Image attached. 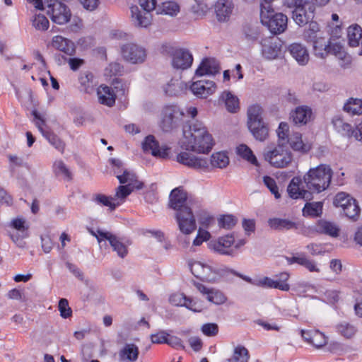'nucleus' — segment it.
I'll use <instances>...</instances> for the list:
<instances>
[{
  "instance_id": "1",
  "label": "nucleus",
  "mask_w": 362,
  "mask_h": 362,
  "mask_svg": "<svg viewBox=\"0 0 362 362\" xmlns=\"http://www.w3.org/2000/svg\"><path fill=\"white\" fill-rule=\"evenodd\" d=\"M185 114L177 105H165L161 111L160 127L164 132H170L185 123L182 147L198 153H209L214 146L212 136L202 122H185Z\"/></svg>"
},
{
  "instance_id": "2",
  "label": "nucleus",
  "mask_w": 362,
  "mask_h": 362,
  "mask_svg": "<svg viewBox=\"0 0 362 362\" xmlns=\"http://www.w3.org/2000/svg\"><path fill=\"white\" fill-rule=\"evenodd\" d=\"M190 200L182 187L173 189L169 196L170 207L176 211L175 218L180 230L185 235L196 229V221L192 209L188 206Z\"/></svg>"
},
{
  "instance_id": "3",
  "label": "nucleus",
  "mask_w": 362,
  "mask_h": 362,
  "mask_svg": "<svg viewBox=\"0 0 362 362\" xmlns=\"http://www.w3.org/2000/svg\"><path fill=\"white\" fill-rule=\"evenodd\" d=\"M332 177L331 168L325 164L310 168L303 176V180L307 190L313 193L325 191L330 185Z\"/></svg>"
},
{
  "instance_id": "4",
  "label": "nucleus",
  "mask_w": 362,
  "mask_h": 362,
  "mask_svg": "<svg viewBox=\"0 0 362 362\" xmlns=\"http://www.w3.org/2000/svg\"><path fill=\"white\" fill-rule=\"evenodd\" d=\"M142 10L137 6L130 8L132 21L138 28H147L151 24L152 16L150 13L156 6V0H139Z\"/></svg>"
},
{
  "instance_id": "5",
  "label": "nucleus",
  "mask_w": 362,
  "mask_h": 362,
  "mask_svg": "<svg viewBox=\"0 0 362 362\" xmlns=\"http://www.w3.org/2000/svg\"><path fill=\"white\" fill-rule=\"evenodd\" d=\"M192 274L202 281L215 282L221 276L226 275L227 267L216 268L200 262L189 263Z\"/></svg>"
},
{
  "instance_id": "6",
  "label": "nucleus",
  "mask_w": 362,
  "mask_h": 362,
  "mask_svg": "<svg viewBox=\"0 0 362 362\" xmlns=\"http://www.w3.org/2000/svg\"><path fill=\"white\" fill-rule=\"evenodd\" d=\"M260 19L262 23L274 35L284 33L287 28V16L282 13H276L274 10L266 11L264 7L263 11H260Z\"/></svg>"
},
{
  "instance_id": "7",
  "label": "nucleus",
  "mask_w": 362,
  "mask_h": 362,
  "mask_svg": "<svg viewBox=\"0 0 362 362\" xmlns=\"http://www.w3.org/2000/svg\"><path fill=\"white\" fill-rule=\"evenodd\" d=\"M264 156L265 160L276 168H285L292 161V153L287 145L278 144L274 149L266 151Z\"/></svg>"
},
{
  "instance_id": "8",
  "label": "nucleus",
  "mask_w": 362,
  "mask_h": 362,
  "mask_svg": "<svg viewBox=\"0 0 362 362\" xmlns=\"http://www.w3.org/2000/svg\"><path fill=\"white\" fill-rule=\"evenodd\" d=\"M32 115L34 117L35 124L42 135L47 140L50 145L61 153H63L66 146L65 143L54 132L45 128L46 127L45 121L37 110H33Z\"/></svg>"
},
{
  "instance_id": "9",
  "label": "nucleus",
  "mask_w": 362,
  "mask_h": 362,
  "mask_svg": "<svg viewBox=\"0 0 362 362\" xmlns=\"http://www.w3.org/2000/svg\"><path fill=\"white\" fill-rule=\"evenodd\" d=\"M47 13L52 21L59 25H64L69 21L71 13L70 9L57 0L47 1Z\"/></svg>"
},
{
  "instance_id": "10",
  "label": "nucleus",
  "mask_w": 362,
  "mask_h": 362,
  "mask_svg": "<svg viewBox=\"0 0 362 362\" xmlns=\"http://www.w3.org/2000/svg\"><path fill=\"white\" fill-rule=\"evenodd\" d=\"M142 149L145 153H150L153 156L162 159L169 158L170 148L166 145L160 146L159 142L153 135L145 137L142 142Z\"/></svg>"
},
{
  "instance_id": "11",
  "label": "nucleus",
  "mask_w": 362,
  "mask_h": 362,
  "mask_svg": "<svg viewBox=\"0 0 362 362\" xmlns=\"http://www.w3.org/2000/svg\"><path fill=\"white\" fill-rule=\"evenodd\" d=\"M234 243V236L226 235L219 237L217 240H211L209 243V248L219 255L234 257L235 250L232 247Z\"/></svg>"
},
{
  "instance_id": "12",
  "label": "nucleus",
  "mask_w": 362,
  "mask_h": 362,
  "mask_svg": "<svg viewBox=\"0 0 362 362\" xmlns=\"http://www.w3.org/2000/svg\"><path fill=\"white\" fill-rule=\"evenodd\" d=\"M315 10V6L310 2L299 3L292 11V18L298 25H305L312 21Z\"/></svg>"
},
{
  "instance_id": "13",
  "label": "nucleus",
  "mask_w": 362,
  "mask_h": 362,
  "mask_svg": "<svg viewBox=\"0 0 362 362\" xmlns=\"http://www.w3.org/2000/svg\"><path fill=\"white\" fill-rule=\"evenodd\" d=\"M123 58L132 64H139L144 62L146 57V49L134 43H127L121 47Z\"/></svg>"
},
{
  "instance_id": "14",
  "label": "nucleus",
  "mask_w": 362,
  "mask_h": 362,
  "mask_svg": "<svg viewBox=\"0 0 362 362\" xmlns=\"http://www.w3.org/2000/svg\"><path fill=\"white\" fill-rule=\"evenodd\" d=\"M303 182V180L299 176L293 177L287 187L288 194L291 198L294 199H302L305 201H310L313 199L310 191L300 187Z\"/></svg>"
},
{
  "instance_id": "15",
  "label": "nucleus",
  "mask_w": 362,
  "mask_h": 362,
  "mask_svg": "<svg viewBox=\"0 0 362 362\" xmlns=\"http://www.w3.org/2000/svg\"><path fill=\"white\" fill-rule=\"evenodd\" d=\"M192 54L187 49H177L172 54V65L175 69H187L192 66Z\"/></svg>"
},
{
  "instance_id": "16",
  "label": "nucleus",
  "mask_w": 362,
  "mask_h": 362,
  "mask_svg": "<svg viewBox=\"0 0 362 362\" xmlns=\"http://www.w3.org/2000/svg\"><path fill=\"white\" fill-rule=\"evenodd\" d=\"M216 89L215 82L209 80H199L193 82L190 86V90L196 96L206 98L213 94Z\"/></svg>"
},
{
  "instance_id": "17",
  "label": "nucleus",
  "mask_w": 362,
  "mask_h": 362,
  "mask_svg": "<svg viewBox=\"0 0 362 362\" xmlns=\"http://www.w3.org/2000/svg\"><path fill=\"white\" fill-rule=\"evenodd\" d=\"M329 54H334L339 59L343 62L340 66L343 68H346L345 64H350V57L344 50V45L341 42L339 38H329V49H327V55Z\"/></svg>"
},
{
  "instance_id": "18",
  "label": "nucleus",
  "mask_w": 362,
  "mask_h": 362,
  "mask_svg": "<svg viewBox=\"0 0 362 362\" xmlns=\"http://www.w3.org/2000/svg\"><path fill=\"white\" fill-rule=\"evenodd\" d=\"M234 8L233 0H217L214 5L216 18L219 22L229 20Z\"/></svg>"
},
{
  "instance_id": "19",
  "label": "nucleus",
  "mask_w": 362,
  "mask_h": 362,
  "mask_svg": "<svg viewBox=\"0 0 362 362\" xmlns=\"http://www.w3.org/2000/svg\"><path fill=\"white\" fill-rule=\"evenodd\" d=\"M282 45L283 42L278 38L265 41L262 44V56L268 60L276 59L281 54Z\"/></svg>"
},
{
  "instance_id": "20",
  "label": "nucleus",
  "mask_w": 362,
  "mask_h": 362,
  "mask_svg": "<svg viewBox=\"0 0 362 362\" xmlns=\"http://www.w3.org/2000/svg\"><path fill=\"white\" fill-rule=\"evenodd\" d=\"M52 46L66 55L72 56L76 53L74 42L61 35H56L52 37Z\"/></svg>"
},
{
  "instance_id": "21",
  "label": "nucleus",
  "mask_w": 362,
  "mask_h": 362,
  "mask_svg": "<svg viewBox=\"0 0 362 362\" xmlns=\"http://www.w3.org/2000/svg\"><path fill=\"white\" fill-rule=\"evenodd\" d=\"M334 130L341 136L350 139L354 134V128L352 125L344 120L340 115L334 116L332 119Z\"/></svg>"
},
{
  "instance_id": "22",
  "label": "nucleus",
  "mask_w": 362,
  "mask_h": 362,
  "mask_svg": "<svg viewBox=\"0 0 362 362\" xmlns=\"http://www.w3.org/2000/svg\"><path fill=\"white\" fill-rule=\"evenodd\" d=\"M119 359L122 362H135L139 355V347L134 343H127L119 350Z\"/></svg>"
},
{
  "instance_id": "23",
  "label": "nucleus",
  "mask_w": 362,
  "mask_h": 362,
  "mask_svg": "<svg viewBox=\"0 0 362 362\" xmlns=\"http://www.w3.org/2000/svg\"><path fill=\"white\" fill-rule=\"evenodd\" d=\"M288 49L291 56L296 60L300 65H305L309 61V54L303 45L300 43H293L290 45Z\"/></svg>"
},
{
  "instance_id": "24",
  "label": "nucleus",
  "mask_w": 362,
  "mask_h": 362,
  "mask_svg": "<svg viewBox=\"0 0 362 362\" xmlns=\"http://www.w3.org/2000/svg\"><path fill=\"white\" fill-rule=\"evenodd\" d=\"M100 103L112 107L115 103L116 93L111 87L100 85L97 91Z\"/></svg>"
},
{
  "instance_id": "25",
  "label": "nucleus",
  "mask_w": 362,
  "mask_h": 362,
  "mask_svg": "<svg viewBox=\"0 0 362 362\" xmlns=\"http://www.w3.org/2000/svg\"><path fill=\"white\" fill-rule=\"evenodd\" d=\"M219 66L216 62L210 58H204L197 69L195 75L202 76L204 75H215L218 73Z\"/></svg>"
},
{
  "instance_id": "26",
  "label": "nucleus",
  "mask_w": 362,
  "mask_h": 362,
  "mask_svg": "<svg viewBox=\"0 0 362 362\" xmlns=\"http://www.w3.org/2000/svg\"><path fill=\"white\" fill-rule=\"evenodd\" d=\"M312 115L311 109L306 106H300L291 113V119L296 125L306 124Z\"/></svg>"
},
{
  "instance_id": "27",
  "label": "nucleus",
  "mask_w": 362,
  "mask_h": 362,
  "mask_svg": "<svg viewBox=\"0 0 362 362\" xmlns=\"http://www.w3.org/2000/svg\"><path fill=\"white\" fill-rule=\"evenodd\" d=\"M269 226L275 230H289L297 229L298 223L288 218H270L268 220Z\"/></svg>"
},
{
  "instance_id": "28",
  "label": "nucleus",
  "mask_w": 362,
  "mask_h": 362,
  "mask_svg": "<svg viewBox=\"0 0 362 362\" xmlns=\"http://www.w3.org/2000/svg\"><path fill=\"white\" fill-rule=\"evenodd\" d=\"M315 230L318 233L336 238L339 235V228L334 223L321 219L316 223Z\"/></svg>"
},
{
  "instance_id": "29",
  "label": "nucleus",
  "mask_w": 362,
  "mask_h": 362,
  "mask_svg": "<svg viewBox=\"0 0 362 362\" xmlns=\"http://www.w3.org/2000/svg\"><path fill=\"white\" fill-rule=\"evenodd\" d=\"M116 176L121 184L127 183V185H130L132 192L134 189H141L144 187V183L137 180L135 174L126 169L123 171L122 175H117Z\"/></svg>"
},
{
  "instance_id": "30",
  "label": "nucleus",
  "mask_w": 362,
  "mask_h": 362,
  "mask_svg": "<svg viewBox=\"0 0 362 362\" xmlns=\"http://www.w3.org/2000/svg\"><path fill=\"white\" fill-rule=\"evenodd\" d=\"M247 126L250 131L257 140L264 141L268 137L269 129L263 121L257 123V122H255Z\"/></svg>"
},
{
  "instance_id": "31",
  "label": "nucleus",
  "mask_w": 362,
  "mask_h": 362,
  "mask_svg": "<svg viewBox=\"0 0 362 362\" xmlns=\"http://www.w3.org/2000/svg\"><path fill=\"white\" fill-rule=\"evenodd\" d=\"M314 53L316 56L321 58H325L327 56V49H329V40L321 34L311 42Z\"/></svg>"
},
{
  "instance_id": "32",
  "label": "nucleus",
  "mask_w": 362,
  "mask_h": 362,
  "mask_svg": "<svg viewBox=\"0 0 362 362\" xmlns=\"http://www.w3.org/2000/svg\"><path fill=\"white\" fill-rule=\"evenodd\" d=\"M286 141V144H289L290 146L294 150L306 153L311 148L310 146L307 144H304L302 141V135L300 133L295 132L291 136H290Z\"/></svg>"
},
{
  "instance_id": "33",
  "label": "nucleus",
  "mask_w": 362,
  "mask_h": 362,
  "mask_svg": "<svg viewBox=\"0 0 362 362\" xmlns=\"http://www.w3.org/2000/svg\"><path fill=\"white\" fill-rule=\"evenodd\" d=\"M52 170L57 177H62L67 181L72 180V173L62 160H57L52 165Z\"/></svg>"
},
{
  "instance_id": "34",
  "label": "nucleus",
  "mask_w": 362,
  "mask_h": 362,
  "mask_svg": "<svg viewBox=\"0 0 362 362\" xmlns=\"http://www.w3.org/2000/svg\"><path fill=\"white\" fill-rule=\"evenodd\" d=\"M322 214V203L307 202L303 209V215L304 216L318 217Z\"/></svg>"
},
{
  "instance_id": "35",
  "label": "nucleus",
  "mask_w": 362,
  "mask_h": 362,
  "mask_svg": "<svg viewBox=\"0 0 362 362\" xmlns=\"http://www.w3.org/2000/svg\"><path fill=\"white\" fill-rule=\"evenodd\" d=\"M347 36L350 46H358L362 38V28L357 24L349 26L347 30Z\"/></svg>"
},
{
  "instance_id": "36",
  "label": "nucleus",
  "mask_w": 362,
  "mask_h": 362,
  "mask_svg": "<svg viewBox=\"0 0 362 362\" xmlns=\"http://www.w3.org/2000/svg\"><path fill=\"white\" fill-rule=\"evenodd\" d=\"M221 98L224 101L228 112H236L239 110V100L231 92L224 91Z\"/></svg>"
},
{
  "instance_id": "37",
  "label": "nucleus",
  "mask_w": 362,
  "mask_h": 362,
  "mask_svg": "<svg viewBox=\"0 0 362 362\" xmlns=\"http://www.w3.org/2000/svg\"><path fill=\"white\" fill-rule=\"evenodd\" d=\"M236 152L238 156L251 164L256 166L259 165L256 156L246 144H240L236 148Z\"/></svg>"
},
{
  "instance_id": "38",
  "label": "nucleus",
  "mask_w": 362,
  "mask_h": 362,
  "mask_svg": "<svg viewBox=\"0 0 362 362\" xmlns=\"http://www.w3.org/2000/svg\"><path fill=\"white\" fill-rule=\"evenodd\" d=\"M183 83L179 79H171L163 88L165 95L168 96H177L182 93Z\"/></svg>"
},
{
  "instance_id": "39",
  "label": "nucleus",
  "mask_w": 362,
  "mask_h": 362,
  "mask_svg": "<svg viewBox=\"0 0 362 362\" xmlns=\"http://www.w3.org/2000/svg\"><path fill=\"white\" fill-rule=\"evenodd\" d=\"M344 110L352 115L362 114V100L350 98L344 105Z\"/></svg>"
},
{
  "instance_id": "40",
  "label": "nucleus",
  "mask_w": 362,
  "mask_h": 362,
  "mask_svg": "<svg viewBox=\"0 0 362 362\" xmlns=\"http://www.w3.org/2000/svg\"><path fill=\"white\" fill-rule=\"evenodd\" d=\"M335 328L340 335L346 339L351 338L356 332V328L347 322H342L337 324Z\"/></svg>"
},
{
  "instance_id": "41",
  "label": "nucleus",
  "mask_w": 362,
  "mask_h": 362,
  "mask_svg": "<svg viewBox=\"0 0 362 362\" xmlns=\"http://www.w3.org/2000/svg\"><path fill=\"white\" fill-rule=\"evenodd\" d=\"M320 34L319 25L317 22L312 21L308 23V28L303 32V38L308 42H311Z\"/></svg>"
},
{
  "instance_id": "42",
  "label": "nucleus",
  "mask_w": 362,
  "mask_h": 362,
  "mask_svg": "<svg viewBox=\"0 0 362 362\" xmlns=\"http://www.w3.org/2000/svg\"><path fill=\"white\" fill-rule=\"evenodd\" d=\"M250 356L247 349L243 346L235 348L232 358L228 362H248Z\"/></svg>"
},
{
  "instance_id": "43",
  "label": "nucleus",
  "mask_w": 362,
  "mask_h": 362,
  "mask_svg": "<svg viewBox=\"0 0 362 362\" xmlns=\"http://www.w3.org/2000/svg\"><path fill=\"white\" fill-rule=\"evenodd\" d=\"M210 163L213 167L223 168L228 165L229 158L226 153L218 152L212 154Z\"/></svg>"
},
{
  "instance_id": "44",
  "label": "nucleus",
  "mask_w": 362,
  "mask_h": 362,
  "mask_svg": "<svg viewBox=\"0 0 362 362\" xmlns=\"http://www.w3.org/2000/svg\"><path fill=\"white\" fill-rule=\"evenodd\" d=\"M356 201V200L349 194L341 192L335 195L333 203L335 206L341 207L343 209L344 207L347 206L349 204H351Z\"/></svg>"
},
{
  "instance_id": "45",
  "label": "nucleus",
  "mask_w": 362,
  "mask_h": 362,
  "mask_svg": "<svg viewBox=\"0 0 362 362\" xmlns=\"http://www.w3.org/2000/svg\"><path fill=\"white\" fill-rule=\"evenodd\" d=\"M261 114L262 108L259 105H251L247 110V125H250L255 122H257V123L263 121Z\"/></svg>"
},
{
  "instance_id": "46",
  "label": "nucleus",
  "mask_w": 362,
  "mask_h": 362,
  "mask_svg": "<svg viewBox=\"0 0 362 362\" xmlns=\"http://www.w3.org/2000/svg\"><path fill=\"white\" fill-rule=\"evenodd\" d=\"M93 200L98 204L110 207V210H115L116 207L119 204V203L115 204L114 202L115 199L111 197L106 196L103 194H97L93 197Z\"/></svg>"
},
{
  "instance_id": "47",
  "label": "nucleus",
  "mask_w": 362,
  "mask_h": 362,
  "mask_svg": "<svg viewBox=\"0 0 362 362\" xmlns=\"http://www.w3.org/2000/svg\"><path fill=\"white\" fill-rule=\"evenodd\" d=\"M343 211L346 217L355 221H357L359 217L361 209L357 201H356L351 204H349L347 206L343 209Z\"/></svg>"
},
{
  "instance_id": "48",
  "label": "nucleus",
  "mask_w": 362,
  "mask_h": 362,
  "mask_svg": "<svg viewBox=\"0 0 362 362\" xmlns=\"http://www.w3.org/2000/svg\"><path fill=\"white\" fill-rule=\"evenodd\" d=\"M218 226L225 229L233 228L238 223L237 218L231 214L222 215L218 219Z\"/></svg>"
},
{
  "instance_id": "49",
  "label": "nucleus",
  "mask_w": 362,
  "mask_h": 362,
  "mask_svg": "<svg viewBox=\"0 0 362 362\" xmlns=\"http://www.w3.org/2000/svg\"><path fill=\"white\" fill-rule=\"evenodd\" d=\"M289 127L286 122H281L276 130V133L279 137V144L286 145L289 138Z\"/></svg>"
},
{
  "instance_id": "50",
  "label": "nucleus",
  "mask_w": 362,
  "mask_h": 362,
  "mask_svg": "<svg viewBox=\"0 0 362 362\" xmlns=\"http://www.w3.org/2000/svg\"><path fill=\"white\" fill-rule=\"evenodd\" d=\"M279 277L280 278L279 279L274 280L272 288H277L281 291H288L290 289V286L286 283L289 277L288 274L286 272L281 273Z\"/></svg>"
},
{
  "instance_id": "51",
  "label": "nucleus",
  "mask_w": 362,
  "mask_h": 362,
  "mask_svg": "<svg viewBox=\"0 0 362 362\" xmlns=\"http://www.w3.org/2000/svg\"><path fill=\"white\" fill-rule=\"evenodd\" d=\"M49 25L48 19L42 14L35 15L33 20V26L39 30H47L49 28Z\"/></svg>"
},
{
  "instance_id": "52",
  "label": "nucleus",
  "mask_w": 362,
  "mask_h": 362,
  "mask_svg": "<svg viewBox=\"0 0 362 362\" xmlns=\"http://www.w3.org/2000/svg\"><path fill=\"white\" fill-rule=\"evenodd\" d=\"M110 244L112 246L113 250L117 252L119 257L124 258L127 256L128 252L127 247L119 240L116 235L110 241Z\"/></svg>"
},
{
  "instance_id": "53",
  "label": "nucleus",
  "mask_w": 362,
  "mask_h": 362,
  "mask_svg": "<svg viewBox=\"0 0 362 362\" xmlns=\"http://www.w3.org/2000/svg\"><path fill=\"white\" fill-rule=\"evenodd\" d=\"M263 182L271 193L274 195L276 199H279L281 197V194L279 192V187L274 178L269 175H264L263 177Z\"/></svg>"
},
{
  "instance_id": "54",
  "label": "nucleus",
  "mask_w": 362,
  "mask_h": 362,
  "mask_svg": "<svg viewBox=\"0 0 362 362\" xmlns=\"http://www.w3.org/2000/svg\"><path fill=\"white\" fill-rule=\"evenodd\" d=\"M327 337L318 330H314V334L310 341V344L316 348H320L327 344Z\"/></svg>"
},
{
  "instance_id": "55",
  "label": "nucleus",
  "mask_w": 362,
  "mask_h": 362,
  "mask_svg": "<svg viewBox=\"0 0 362 362\" xmlns=\"http://www.w3.org/2000/svg\"><path fill=\"white\" fill-rule=\"evenodd\" d=\"M243 32L245 39L248 41H255L257 40L259 34L257 28L250 25H245L243 27Z\"/></svg>"
},
{
  "instance_id": "56",
  "label": "nucleus",
  "mask_w": 362,
  "mask_h": 362,
  "mask_svg": "<svg viewBox=\"0 0 362 362\" xmlns=\"http://www.w3.org/2000/svg\"><path fill=\"white\" fill-rule=\"evenodd\" d=\"M180 11L179 5L174 1H168L163 4L162 13L171 16L177 15Z\"/></svg>"
},
{
  "instance_id": "57",
  "label": "nucleus",
  "mask_w": 362,
  "mask_h": 362,
  "mask_svg": "<svg viewBox=\"0 0 362 362\" xmlns=\"http://www.w3.org/2000/svg\"><path fill=\"white\" fill-rule=\"evenodd\" d=\"M58 308L60 312L62 317L66 319L71 316L72 310L69 305L68 300L66 298H61L59 300Z\"/></svg>"
},
{
  "instance_id": "58",
  "label": "nucleus",
  "mask_w": 362,
  "mask_h": 362,
  "mask_svg": "<svg viewBox=\"0 0 362 362\" xmlns=\"http://www.w3.org/2000/svg\"><path fill=\"white\" fill-rule=\"evenodd\" d=\"M206 299L214 304L221 305L226 301L227 298L221 291L212 290L209 296H206Z\"/></svg>"
},
{
  "instance_id": "59",
  "label": "nucleus",
  "mask_w": 362,
  "mask_h": 362,
  "mask_svg": "<svg viewBox=\"0 0 362 362\" xmlns=\"http://www.w3.org/2000/svg\"><path fill=\"white\" fill-rule=\"evenodd\" d=\"M208 166H209V162L206 158L192 156V159L191 163L189 165V168H194L196 170H202V169L207 168Z\"/></svg>"
},
{
  "instance_id": "60",
  "label": "nucleus",
  "mask_w": 362,
  "mask_h": 362,
  "mask_svg": "<svg viewBox=\"0 0 362 362\" xmlns=\"http://www.w3.org/2000/svg\"><path fill=\"white\" fill-rule=\"evenodd\" d=\"M132 189H130V185H119L116 191L115 197V200L116 199H125L131 193Z\"/></svg>"
},
{
  "instance_id": "61",
  "label": "nucleus",
  "mask_w": 362,
  "mask_h": 362,
  "mask_svg": "<svg viewBox=\"0 0 362 362\" xmlns=\"http://www.w3.org/2000/svg\"><path fill=\"white\" fill-rule=\"evenodd\" d=\"M202 332L208 337H214L218 334V327L215 323H206L202 327Z\"/></svg>"
},
{
  "instance_id": "62",
  "label": "nucleus",
  "mask_w": 362,
  "mask_h": 362,
  "mask_svg": "<svg viewBox=\"0 0 362 362\" xmlns=\"http://www.w3.org/2000/svg\"><path fill=\"white\" fill-rule=\"evenodd\" d=\"M187 297L183 293H175L170 296V302L176 306H184L186 304Z\"/></svg>"
},
{
  "instance_id": "63",
  "label": "nucleus",
  "mask_w": 362,
  "mask_h": 362,
  "mask_svg": "<svg viewBox=\"0 0 362 362\" xmlns=\"http://www.w3.org/2000/svg\"><path fill=\"white\" fill-rule=\"evenodd\" d=\"M169 334L165 331H160L151 335V340L153 344H166Z\"/></svg>"
},
{
  "instance_id": "64",
  "label": "nucleus",
  "mask_w": 362,
  "mask_h": 362,
  "mask_svg": "<svg viewBox=\"0 0 362 362\" xmlns=\"http://www.w3.org/2000/svg\"><path fill=\"white\" fill-rule=\"evenodd\" d=\"M167 344L177 349H185V346L183 344L182 339L176 336H168Z\"/></svg>"
}]
</instances>
